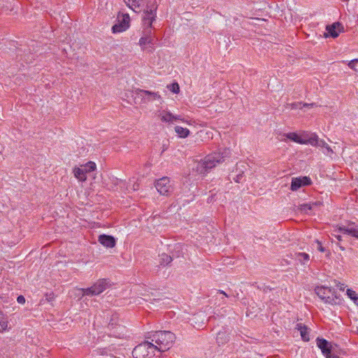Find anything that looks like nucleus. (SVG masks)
I'll return each mask as SVG.
<instances>
[{
    "instance_id": "a18cd8bd",
    "label": "nucleus",
    "mask_w": 358,
    "mask_h": 358,
    "mask_svg": "<svg viewBox=\"0 0 358 358\" xmlns=\"http://www.w3.org/2000/svg\"><path fill=\"white\" fill-rule=\"evenodd\" d=\"M267 358H268V357H267Z\"/></svg>"
},
{
    "instance_id": "5701e85b",
    "label": "nucleus",
    "mask_w": 358,
    "mask_h": 358,
    "mask_svg": "<svg viewBox=\"0 0 358 358\" xmlns=\"http://www.w3.org/2000/svg\"><path fill=\"white\" fill-rule=\"evenodd\" d=\"M320 138L316 134L310 136L308 140H304V142L303 144H310L313 146H317L318 143L320 141Z\"/></svg>"
},
{
    "instance_id": "c756f323",
    "label": "nucleus",
    "mask_w": 358,
    "mask_h": 358,
    "mask_svg": "<svg viewBox=\"0 0 358 358\" xmlns=\"http://www.w3.org/2000/svg\"><path fill=\"white\" fill-rule=\"evenodd\" d=\"M243 173L244 172L243 171H240L238 172V173H237V175L233 178L234 180L236 182H241L243 177Z\"/></svg>"
},
{
    "instance_id": "393cba45",
    "label": "nucleus",
    "mask_w": 358,
    "mask_h": 358,
    "mask_svg": "<svg viewBox=\"0 0 358 358\" xmlns=\"http://www.w3.org/2000/svg\"><path fill=\"white\" fill-rule=\"evenodd\" d=\"M7 319L3 313L0 310V332L4 331L7 328Z\"/></svg>"
},
{
    "instance_id": "4c0bfd02",
    "label": "nucleus",
    "mask_w": 358,
    "mask_h": 358,
    "mask_svg": "<svg viewBox=\"0 0 358 358\" xmlns=\"http://www.w3.org/2000/svg\"><path fill=\"white\" fill-rule=\"evenodd\" d=\"M303 106L304 107H314V106H316V104L315 103H305L303 104Z\"/></svg>"
},
{
    "instance_id": "58836bf2",
    "label": "nucleus",
    "mask_w": 358,
    "mask_h": 358,
    "mask_svg": "<svg viewBox=\"0 0 358 358\" xmlns=\"http://www.w3.org/2000/svg\"><path fill=\"white\" fill-rule=\"evenodd\" d=\"M336 238L340 241L342 240V237L340 235L336 236Z\"/></svg>"
},
{
    "instance_id": "dca6fc26",
    "label": "nucleus",
    "mask_w": 358,
    "mask_h": 358,
    "mask_svg": "<svg viewBox=\"0 0 358 358\" xmlns=\"http://www.w3.org/2000/svg\"><path fill=\"white\" fill-rule=\"evenodd\" d=\"M145 36H142L139 40V43L141 45H145L146 44H153L154 38L151 36L152 27L150 28V32L148 30V25L145 24Z\"/></svg>"
},
{
    "instance_id": "f257e3e1",
    "label": "nucleus",
    "mask_w": 358,
    "mask_h": 358,
    "mask_svg": "<svg viewBox=\"0 0 358 358\" xmlns=\"http://www.w3.org/2000/svg\"><path fill=\"white\" fill-rule=\"evenodd\" d=\"M127 5L136 13L143 10V22L148 25L150 32L152 22L157 17V4L156 0H124Z\"/></svg>"
},
{
    "instance_id": "2f4dec72",
    "label": "nucleus",
    "mask_w": 358,
    "mask_h": 358,
    "mask_svg": "<svg viewBox=\"0 0 358 358\" xmlns=\"http://www.w3.org/2000/svg\"><path fill=\"white\" fill-rule=\"evenodd\" d=\"M358 62V59H352L351 60L349 63H348V66L353 69V70H356L355 69V63H357Z\"/></svg>"
},
{
    "instance_id": "6e6552de",
    "label": "nucleus",
    "mask_w": 358,
    "mask_h": 358,
    "mask_svg": "<svg viewBox=\"0 0 358 358\" xmlns=\"http://www.w3.org/2000/svg\"><path fill=\"white\" fill-rule=\"evenodd\" d=\"M134 93L136 95V99L140 98L141 99V102L143 103H147L148 102L162 99L158 92H154L139 88L136 89L134 91Z\"/></svg>"
},
{
    "instance_id": "b1692460",
    "label": "nucleus",
    "mask_w": 358,
    "mask_h": 358,
    "mask_svg": "<svg viewBox=\"0 0 358 358\" xmlns=\"http://www.w3.org/2000/svg\"><path fill=\"white\" fill-rule=\"evenodd\" d=\"M287 137L292 141L298 143H303L304 140H303L296 133H289L287 134Z\"/></svg>"
},
{
    "instance_id": "412c9836",
    "label": "nucleus",
    "mask_w": 358,
    "mask_h": 358,
    "mask_svg": "<svg viewBox=\"0 0 358 358\" xmlns=\"http://www.w3.org/2000/svg\"><path fill=\"white\" fill-rule=\"evenodd\" d=\"M159 257V264L163 266L169 265L173 261V258L166 253H162Z\"/></svg>"
},
{
    "instance_id": "f3484780",
    "label": "nucleus",
    "mask_w": 358,
    "mask_h": 358,
    "mask_svg": "<svg viewBox=\"0 0 358 358\" xmlns=\"http://www.w3.org/2000/svg\"><path fill=\"white\" fill-rule=\"evenodd\" d=\"M317 345L320 349H321L324 355H327L331 352L330 343L324 338H317Z\"/></svg>"
},
{
    "instance_id": "1a4fd4ad",
    "label": "nucleus",
    "mask_w": 358,
    "mask_h": 358,
    "mask_svg": "<svg viewBox=\"0 0 358 358\" xmlns=\"http://www.w3.org/2000/svg\"><path fill=\"white\" fill-rule=\"evenodd\" d=\"M155 187L162 195L167 196L173 190L170 179L168 177H163L157 180L155 182Z\"/></svg>"
},
{
    "instance_id": "aec40b11",
    "label": "nucleus",
    "mask_w": 358,
    "mask_h": 358,
    "mask_svg": "<svg viewBox=\"0 0 358 358\" xmlns=\"http://www.w3.org/2000/svg\"><path fill=\"white\" fill-rule=\"evenodd\" d=\"M175 131L180 138H186L190 134V131L188 129L183 128L180 126L175 127Z\"/></svg>"
},
{
    "instance_id": "a878e982",
    "label": "nucleus",
    "mask_w": 358,
    "mask_h": 358,
    "mask_svg": "<svg viewBox=\"0 0 358 358\" xmlns=\"http://www.w3.org/2000/svg\"><path fill=\"white\" fill-rule=\"evenodd\" d=\"M347 295L348 296V297L353 301V302L357 305L358 306V296L357 294V293L350 289H347Z\"/></svg>"
},
{
    "instance_id": "7ed1b4c3",
    "label": "nucleus",
    "mask_w": 358,
    "mask_h": 358,
    "mask_svg": "<svg viewBox=\"0 0 358 358\" xmlns=\"http://www.w3.org/2000/svg\"><path fill=\"white\" fill-rule=\"evenodd\" d=\"M148 338L150 339V342L153 344L154 343H155V345H157V347H155L156 351L164 352L171 347L176 336L175 334L171 331H159L150 335Z\"/></svg>"
},
{
    "instance_id": "c9c22d12",
    "label": "nucleus",
    "mask_w": 358,
    "mask_h": 358,
    "mask_svg": "<svg viewBox=\"0 0 358 358\" xmlns=\"http://www.w3.org/2000/svg\"><path fill=\"white\" fill-rule=\"evenodd\" d=\"M325 357L326 358H340L338 355L332 354L331 352L329 354L325 355Z\"/></svg>"
},
{
    "instance_id": "c85d7f7f",
    "label": "nucleus",
    "mask_w": 358,
    "mask_h": 358,
    "mask_svg": "<svg viewBox=\"0 0 358 358\" xmlns=\"http://www.w3.org/2000/svg\"><path fill=\"white\" fill-rule=\"evenodd\" d=\"M300 209L301 211L305 213H308V210L312 209V205L310 203H303L300 206Z\"/></svg>"
},
{
    "instance_id": "37998d69",
    "label": "nucleus",
    "mask_w": 358,
    "mask_h": 358,
    "mask_svg": "<svg viewBox=\"0 0 358 358\" xmlns=\"http://www.w3.org/2000/svg\"><path fill=\"white\" fill-rule=\"evenodd\" d=\"M340 248H341L342 250H345V248H344V247H343V246H341V245L340 246Z\"/></svg>"
},
{
    "instance_id": "423d86ee",
    "label": "nucleus",
    "mask_w": 358,
    "mask_h": 358,
    "mask_svg": "<svg viewBox=\"0 0 358 358\" xmlns=\"http://www.w3.org/2000/svg\"><path fill=\"white\" fill-rule=\"evenodd\" d=\"M315 291L317 295L325 303L330 304L336 303L335 299L337 297L335 295L334 289L326 286H318L315 287Z\"/></svg>"
},
{
    "instance_id": "c03bdc74",
    "label": "nucleus",
    "mask_w": 358,
    "mask_h": 358,
    "mask_svg": "<svg viewBox=\"0 0 358 358\" xmlns=\"http://www.w3.org/2000/svg\"><path fill=\"white\" fill-rule=\"evenodd\" d=\"M166 149V147H164L162 152H164Z\"/></svg>"
},
{
    "instance_id": "72a5a7b5",
    "label": "nucleus",
    "mask_w": 358,
    "mask_h": 358,
    "mask_svg": "<svg viewBox=\"0 0 358 358\" xmlns=\"http://www.w3.org/2000/svg\"><path fill=\"white\" fill-rule=\"evenodd\" d=\"M17 301L19 303L23 304L25 302V298L22 295H20L17 297Z\"/></svg>"
},
{
    "instance_id": "20e7f679",
    "label": "nucleus",
    "mask_w": 358,
    "mask_h": 358,
    "mask_svg": "<svg viewBox=\"0 0 358 358\" xmlns=\"http://www.w3.org/2000/svg\"><path fill=\"white\" fill-rule=\"evenodd\" d=\"M112 286V282L108 278L99 279L91 287L87 288H81L79 291L83 296H94L101 294L108 288Z\"/></svg>"
},
{
    "instance_id": "4be33fe9",
    "label": "nucleus",
    "mask_w": 358,
    "mask_h": 358,
    "mask_svg": "<svg viewBox=\"0 0 358 358\" xmlns=\"http://www.w3.org/2000/svg\"><path fill=\"white\" fill-rule=\"evenodd\" d=\"M317 147L322 148H324V154L327 155H329L330 154L333 153L332 149L330 148V146L322 139H320L318 145Z\"/></svg>"
},
{
    "instance_id": "6ab92c4d",
    "label": "nucleus",
    "mask_w": 358,
    "mask_h": 358,
    "mask_svg": "<svg viewBox=\"0 0 358 358\" xmlns=\"http://www.w3.org/2000/svg\"><path fill=\"white\" fill-rule=\"evenodd\" d=\"M159 117L160 120L163 122L173 123V114H172L170 111L162 110L159 114Z\"/></svg>"
},
{
    "instance_id": "2eb2a0df",
    "label": "nucleus",
    "mask_w": 358,
    "mask_h": 358,
    "mask_svg": "<svg viewBox=\"0 0 358 358\" xmlns=\"http://www.w3.org/2000/svg\"><path fill=\"white\" fill-rule=\"evenodd\" d=\"M230 334L227 328H222L217 334L216 341L219 345H224L230 340Z\"/></svg>"
},
{
    "instance_id": "f704fd0d",
    "label": "nucleus",
    "mask_w": 358,
    "mask_h": 358,
    "mask_svg": "<svg viewBox=\"0 0 358 358\" xmlns=\"http://www.w3.org/2000/svg\"><path fill=\"white\" fill-rule=\"evenodd\" d=\"M317 243L318 245V247H317V250L320 252H324L325 249L324 248L322 245V243L321 242H320L319 241H317Z\"/></svg>"
},
{
    "instance_id": "ea45409f",
    "label": "nucleus",
    "mask_w": 358,
    "mask_h": 358,
    "mask_svg": "<svg viewBox=\"0 0 358 358\" xmlns=\"http://www.w3.org/2000/svg\"><path fill=\"white\" fill-rule=\"evenodd\" d=\"M220 294H223L224 296L227 297V295L223 291L220 292Z\"/></svg>"
},
{
    "instance_id": "a211bd4d",
    "label": "nucleus",
    "mask_w": 358,
    "mask_h": 358,
    "mask_svg": "<svg viewBox=\"0 0 358 358\" xmlns=\"http://www.w3.org/2000/svg\"><path fill=\"white\" fill-rule=\"evenodd\" d=\"M295 259L303 265H306L310 259L309 255L305 252L295 254Z\"/></svg>"
},
{
    "instance_id": "4468645a",
    "label": "nucleus",
    "mask_w": 358,
    "mask_h": 358,
    "mask_svg": "<svg viewBox=\"0 0 358 358\" xmlns=\"http://www.w3.org/2000/svg\"><path fill=\"white\" fill-rule=\"evenodd\" d=\"M338 231L344 234H348L352 237L358 238V227L355 226L354 223L348 224V227H340L338 228Z\"/></svg>"
},
{
    "instance_id": "ddd939ff",
    "label": "nucleus",
    "mask_w": 358,
    "mask_h": 358,
    "mask_svg": "<svg viewBox=\"0 0 358 358\" xmlns=\"http://www.w3.org/2000/svg\"><path fill=\"white\" fill-rule=\"evenodd\" d=\"M99 242L106 248H112L116 245L114 236L107 234H101L98 238Z\"/></svg>"
},
{
    "instance_id": "9b49d317",
    "label": "nucleus",
    "mask_w": 358,
    "mask_h": 358,
    "mask_svg": "<svg viewBox=\"0 0 358 358\" xmlns=\"http://www.w3.org/2000/svg\"><path fill=\"white\" fill-rule=\"evenodd\" d=\"M343 26L340 22H334L332 24L327 25L326 27L327 33L324 34V36L332 37L334 38H337L341 32L343 31Z\"/></svg>"
},
{
    "instance_id": "473e14b6",
    "label": "nucleus",
    "mask_w": 358,
    "mask_h": 358,
    "mask_svg": "<svg viewBox=\"0 0 358 358\" xmlns=\"http://www.w3.org/2000/svg\"><path fill=\"white\" fill-rule=\"evenodd\" d=\"M307 326L302 323H298L296 325V329L301 332V331H303Z\"/></svg>"
},
{
    "instance_id": "0eeeda50",
    "label": "nucleus",
    "mask_w": 358,
    "mask_h": 358,
    "mask_svg": "<svg viewBox=\"0 0 358 358\" xmlns=\"http://www.w3.org/2000/svg\"><path fill=\"white\" fill-rule=\"evenodd\" d=\"M96 169V164L93 162H88L80 167H76L73 169L75 177L80 181H85L87 179V173H90Z\"/></svg>"
},
{
    "instance_id": "39448f33",
    "label": "nucleus",
    "mask_w": 358,
    "mask_h": 358,
    "mask_svg": "<svg viewBox=\"0 0 358 358\" xmlns=\"http://www.w3.org/2000/svg\"><path fill=\"white\" fill-rule=\"evenodd\" d=\"M157 345L145 341L136 346L132 351L134 358H152L155 355Z\"/></svg>"
},
{
    "instance_id": "e433bc0d",
    "label": "nucleus",
    "mask_w": 358,
    "mask_h": 358,
    "mask_svg": "<svg viewBox=\"0 0 358 358\" xmlns=\"http://www.w3.org/2000/svg\"><path fill=\"white\" fill-rule=\"evenodd\" d=\"M176 120L184 121V120L181 118L180 115H173V122L176 121Z\"/></svg>"
},
{
    "instance_id": "79ce46f5",
    "label": "nucleus",
    "mask_w": 358,
    "mask_h": 358,
    "mask_svg": "<svg viewBox=\"0 0 358 358\" xmlns=\"http://www.w3.org/2000/svg\"><path fill=\"white\" fill-rule=\"evenodd\" d=\"M298 105H301V103H298L294 104V106H296V107H298Z\"/></svg>"
},
{
    "instance_id": "9d476101",
    "label": "nucleus",
    "mask_w": 358,
    "mask_h": 358,
    "mask_svg": "<svg viewBox=\"0 0 358 358\" xmlns=\"http://www.w3.org/2000/svg\"><path fill=\"white\" fill-rule=\"evenodd\" d=\"M130 17L129 14H123L121 20L112 27L113 34L121 33L126 31L129 27Z\"/></svg>"
},
{
    "instance_id": "7c9ffc66",
    "label": "nucleus",
    "mask_w": 358,
    "mask_h": 358,
    "mask_svg": "<svg viewBox=\"0 0 358 358\" xmlns=\"http://www.w3.org/2000/svg\"><path fill=\"white\" fill-rule=\"evenodd\" d=\"M112 182L115 186L120 185L121 184H123V185L124 184V180H122L121 179H118L117 178H113Z\"/></svg>"
},
{
    "instance_id": "bb28decb",
    "label": "nucleus",
    "mask_w": 358,
    "mask_h": 358,
    "mask_svg": "<svg viewBox=\"0 0 358 358\" xmlns=\"http://www.w3.org/2000/svg\"><path fill=\"white\" fill-rule=\"evenodd\" d=\"M300 334L303 341H308L310 340L308 327L303 329V331H301Z\"/></svg>"
},
{
    "instance_id": "a19ab883",
    "label": "nucleus",
    "mask_w": 358,
    "mask_h": 358,
    "mask_svg": "<svg viewBox=\"0 0 358 358\" xmlns=\"http://www.w3.org/2000/svg\"><path fill=\"white\" fill-rule=\"evenodd\" d=\"M138 189V185H134V190H136Z\"/></svg>"
},
{
    "instance_id": "cd10ccee",
    "label": "nucleus",
    "mask_w": 358,
    "mask_h": 358,
    "mask_svg": "<svg viewBox=\"0 0 358 358\" xmlns=\"http://www.w3.org/2000/svg\"><path fill=\"white\" fill-rule=\"evenodd\" d=\"M167 87L174 94H178L180 91V87L177 83H172L168 85Z\"/></svg>"
},
{
    "instance_id": "f8f14e48",
    "label": "nucleus",
    "mask_w": 358,
    "mask_h": 358,
    "mask_svg": "<svg viewBox=\"0 0 358 358\" xmlns=\"http://www.w3.org/2000/svg\"><path fill=\"white\" fill-rule=\"evenodd\" d=\"M311 184V180L309 177L303 176L299 178H293L291 182L290 189L292 191H296L299 188L309 185Z\"/></svg>"
},
{
    "instance_id": "f03ea898",
    "label": "nucleus",
    "mask_w": 358,
    "mask_h": 358,
    "mask_svg": "<svg viewBox=\"0 0 358 358\" xmlns=\"http://www.w3.org/2000/svg\"><path fill=\"white\" fill-rule=\"evenodd\" d=\"M230 154V150L225 149L222 153L215 152L208 155L196 164L195 169L199 174H206L210 169L215 167L217 164L224 162V158L229 157Z\"/></svg>"
}]
</instances>
